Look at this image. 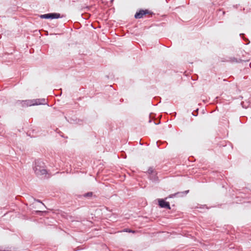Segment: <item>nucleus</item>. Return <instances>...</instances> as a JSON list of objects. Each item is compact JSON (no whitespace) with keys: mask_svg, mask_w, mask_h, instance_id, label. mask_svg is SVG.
<instances>
[{"mask_svg":"<svg viewBox=\"0 0 251 251\" xmlns=\"http://www.w3.org/2000/svg\"><path fill=\"white\" fill-rule=\"evenodd\" d=\"M40 17L42 19H58L60 17V15L58 13H49L41 15Z\"/></svg>","mask_w":251,"mask_h":251,"instance_id":"f03ea898","label":"nucleus"},{"mask_svg":"<svg viewBox=\"0 0 251 251\" xmlns=\"http://www.w3.org/2000/svg\"><path fill=\"white\" fill-rule=\"evenodd\" d=\"M158 203H159V205L162 208H166L168 209H171L169 202L165 201L163 199H159Z\"/></svg>","mask_w":251,"mask_h":251,"instance_id":"7ed1b4c3","label":"nucleus"},{"mask_svg":"<svg viewBox=\"0 0 251 251\" xmlns=\"http://www.w3.org/2000/svg\"><path fill=\"white\" fill-rule=\"evenodd\" d=\"M147 173L150 175L151 179H155L156 178L157 173L152 168H150L147 171Z\"/></svg>","mask_w":251,"mask_h":251,"instance_id":"39448f33","label":"nucleus"},{"mask_svg":"<svg viewBox=\"0 0 251 251\" xmlns=\"http://www.w3.org/2000/svg\"><path fill=\"white\" fill-rule=\"evenodd\" d=\"M30 105H34V103H30L29 104Z\"/></svg>","mask_w":251,"mask_h":251,"instance_id":"0eeeda50","label":"nucleus"},{"mask_svg":"<svg viewBox=\"0 0 251 251\" xmlns=\"http://www.w3.org/2000/svg\"><path fill=\"white\" fill-rule=\"evenodd\" d=\"M92 193H88V194H87V196H92Z\"/></svg>","mask_w":251,"mask_h":251,"instance_id":"423d86ee","label":"nucleus"},{"mask_svg":"<svg viewBox=\"0 0 251 251\" xmlns=\"http://www.w3.org/2000/svg\"><path fill=\"white\" fill-rule=\"evenodd\" d=\"M34 170L35 173L38 176L45 175L47 172L46 170L44 169L43 167L36 165V163H35V166L34 167Z\"/></svg>","mask_w":251,"mask_h":251,"instance_id":"f257e3e1","label":"nucleus"},{"mask_svg":"<svg viewBox=\"0 0 251 251\" xmlns=\"http://www.w3.org/2000/svg\"><path fill=\"white\" fill-rule=\"evenodd\" d=\"M148 10H140L138 12H137L135 15V18L136 19H140L143 17L144 15L148 14Z\"/></svg>","mask_w":251,"mask_h":251,"instance_id":"20e7f679","label":"nucleus"},{"mask_svg":"<svg viewBox=\"0 0 251 251\" xmlns=\"http://www.w3.org/2000/svg\"><path fill=\"white\" fill-rule=\"evenodd\" d=\"M129 232H132V231L129 230ZM132 232H134V231H132Z\"/></svg>","mask_w":251,"mask_h":251,"instance_id":"6e6552de","label":"nucleus"}]
</instances>
